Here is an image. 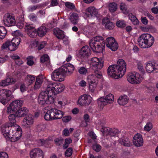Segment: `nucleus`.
<instances>
[{"instance_id": "9d476101", "label": "nucleus", "mask_w": 158, "mask_h": 158, "mask_svg": "<svg viewBox=\"0 0 158 158\" xmlns=\"http://www.w3.org/2000/svg\"><path fill=\"white\" fill-rule=\"evenodd\" d=\"M128 81L132 84H139L143 79V76L137 73H129L127 77Z\"/></svg>"}, {"instance_id": "0e129e2a", "label": "nucleus", "mask_w": 158, "mask_h": 158, "mask_svg": "<svg viewBox=\"0 0 158 158\" xmlns=\"http://www.w3.org/2000/svg\"><path fill=\"white\" fill-rule=\"evenodd\" d=\"M20 89L23 93L27 90V88L24 84H22L20 86Z\"/></svg>"}, {"instance_id": "7c9ffc66", "label": "nucleus", "mask_w": 158, "mask_h": 158, "mask_svg": "<svg viewBox=\"0 0 158 158\" xmlns=\"http://www.w3.org/2000/svg\"><path fill=\"white\" fill-rule=\"evenodd\" d=\"M128 98L126 95L120 96L118 99V102L119 104L124 106L127 104L128 102Z\"/></svg>"}, {"instance_id": "9b49d317", "label": "nucleus", "mask_w": 158, "mask_h": 158, "mask_svg": "<svg viewBox=\"0 0 158 158\" xmlns=\"http://www.w3.org/2000/svg\"><path fill=\"white\" fill-rule=\"evenodd\" d=\"M23 103V101L20 100H16L13 101L8 106L7 113L11 114L15 112L22 106Z\"/></svg>"}, {"instance_id": "603ef678", "label": "nucleus", "mask_w": 158, "mask_h": 158, "mask_svg": "<svg viewBox=\"0 0 158 158\" xmlns=\"http://www.w3.org/2000/svg\"><path fill=\"white\" fill-rule=\"evenodd\" d=\"M54 141L56 144L58 146L61 145L63 142V139L61 138H56Z\"/></svg>"}, {"instance_id": "f3484780", "label": "nucleus", "mask_w": 158, "mask_h": 158, "mask_svg": "<svg viewBox=\"0 0 158 158\" xmlns=\"http://www.w3.org/2000/svg\"><path fill=\"white\" fill-rule=\"evenodd\" d=\"M11 94V91L7 89H2L0 92V102L5 105L7 103V99Z\"/></svg>"}, {"instance_id": "bb28decb", "label": "nucleus", "mask_w": 158, "mask_h": 158, "mask_svg": "<svg viewBox=\"0 0 158 158\" xmlns=\"http://www.w3.org/2000/svg\"><path fill=\"white\" fill-rule=\"evenodd\" d=\"M145 68L146 71L148 73H151L152 72H158V65H156L150 62L146 64Z\"/></svg>"}, {"instance_id": "ddd939ff", "label": "nucleus", "mask_w": 158, "mask_h": 158, "mask_svg": "<svg viewBox=\"0 0 158 158\" xmlns=\"http://www.w3.org/2000/svg\"><path fill=\"white\" fill-rule=\"evenodd\" d=\"M114 96L111 94H109L105 98L101 97L99 98L98 101V104L101 108L106 105L108 103H111L114 101Z\"/></svg>"}, {"instance_id": "473e14b6", "label": "nucleus", "mask_w": 158, "mask_h": 158, "mask_svg": "<svg viewBox=\"0 0 158 158\" xmlns=\"http://www.w3.org/2000/svg\"><path fill=\"white\" fill-rule=\"evenodd\" d=\"M47 30L45 27L42 26L38 28L37 33L38 36L40 37L44 36L46 33Z\"/></svg>"}, {"instance_id": "423d86ee", "label": "nucleus", "mask_w": 158, "mask_h": 158, "mask_svg": "<svg viewBox=\"0 0 158 158\" xmlns=\"http://www.w3.org/2000/svg\"><path fill=\"white\" fill-rule=\"evenodd\" d=\"M45 84L47 87V90L52 94V95L54 97V99L55 98L56 95L62 92L65 88L64 85L58 83L47 81Z\"/></svg>"}, {"instance_id": "393cba45", "label": "nucleus", "mask_w": 158, "mask_h": 158, "mask_svg": "<svg viewBox=\"0 0 158 158\" xmlns=\"http://www.w3.org/2000/svg\"><path fill=\"white\" fill-rule=\"evenodd\" d=\"M25 30L27 31L28 36L31 37H35L37 34V30L32 25H26L25 27Z\"/></svg>"}, {"instance_id": "2eb2a0df", "label": "nucleus", "mask_w": 158, "mask_h": 158, "mask_svg": "<svg viewBox=\"0 0 158 158\" xmlns=\"http://www.w3.org/2000/svg\"><path fill=\"white\" fill-rule=\"evenodd\" d=\"M92 98L89 95L83 94L80 97L77 103L81 106H88L91 102Z\"/></svg>"}, {"instance_id": "f8f14e48", "label": "nucleus", "mask_w": 158, "mask_h": 158, "mask_svg": "<svg viewBox=\"0 0 158 158\" xmlns=\"http://www.w3.org/2000/svg\"><path fill=\"white\" fill-rule=\"evenodd\" d=\"M23 103V101L20 100H16L13 101L8 106L7 113L11 114L15 112L22 106Z\"/></svg>"}, {"instance_id": "bf43d9fd", "label": "nucleus", "mask_w": 158, "mask_h": 158, "mask_svg": "<svg viewBox=\"0 0 158 158\" xmlns=\"http://www.w3.org/2000/svg\"><path fill=\"white\" fill-rule=\"evenodd\" d=\"M46 44V42L43 41L40 42L38 45V49L39 50H41L43 48Z\"/></svg>"}, {"instance_id": "2f4dec72", "label": "nucleus", "mask_w": 158, "mask_h": 158, "mask_svg": "<svg viewBox=\"0 0 158 158\" xmlns=\"http://www.w3.org/2000/svg\"><path fill=\"white\" fill-rule=\"evenodd\" d=\"M43 81V79L41 76H38L36 78V81L34 87V89L40 88Z\"/></svg>"}, {"instance_id": "a18cd8bd", "label": "nucleus", "mask_w": 158, "mask_h": 158, "mask_svg": "<svg viewBox=\"0 0 158 158\" xmlns=\"http://www.w3.org/2000/svg\"><path fill=\"white\" fill-rule=\"evenodd\" d=\"M49 58L47 55L45 54L42 56L40 58V61L41 62L44 63L47 61L48 63V64H50L49 61Z\"/></svg>"}, {"instance_id": "e2e57ef3", "label": "nucleus", "mask_w": 158, "mask_h": 158, "mask_svg": "<svg viewBox=\"0 0 158 158\" xmlns=\"http://www.w3.org/2000/svg\"><path fill=\"white\" fill-rule=\"evenodd\" d=\"M8 85L6 79L2 80L1 82H0V87H5Z\"/></svg>"}, {"instance_id": "7ed1b4c3", "label": "nucleus", "mask_w": 158, "mask_h": 158, "mask_svg": "<svg viewBox=\"0 0 158 158\" xmlns=\"http://www.w3.org/2000/svg\"><path fill=\"white\" fill-rule=\"evenodd\" d=\"M74 69V66L70 64L62 66L53 71L51 75L52 79L54 81H62L64 77L71 75Z\"/></svg>"}, {"instance_id": "1a4fd4ad", "label": "nucleus", "mask_w": 158, "mask_h": 158, "mask_svg": "<svg viewBox=\"0 0 158 158\" xmlns=\"http://www.w3.org/2000/svg\"><path fill=\"white\" fill-rule=\"evenodd\" d=\"M64 113L55 108H51L47 110L44 116V118L47 121H52L61 118L63 116Z\"/></svg>"}, {"instance_id": "f03ea898", "label": "nucleus", "mask_w": 158, "mask_h": 158, "mask_svg": "<svg viewBox=\"0 0 158 158\" xmlns=\"http://www.w3.org/2000/svg\"><path fill=\"white\" fill-rule=\"evenodd\" d=\"M126 64L122 59H119L117 65L110 66L107 69L108 74L115 78L122 77L126 71Z\"/></svg>"}, {"instance_id": "4468645a", "label": "nucleus", "mask_w": 158, "mask_h": 158, "mask_svg": "<svg viewBox=\"0 0 158 158\" xmlns=\"http://www.w3.org/2000/svg\"><path fill=\"white\" fill-rule=\"evenodd\" d=\"M34 122V116L31 114H29L23 119L22 126L25 128H29L33 125Z\"/></svg>"}, {"instance_id": "b1692460", "label": "nucleus", "mask_w": 158, "mask_h": 158, "mask_svg": "<svg viewBox=\"0 0 158 158\" xmlns=\"http://www.w3.org/2000/svg\"><path fill=\"white\" fill-rule=\"evenodd\" d=\"M119 133V131L118 130L115 128H110V133L109 136L110 137V138L108 137L107 139H109V140L112 143H113V144L114 145L116 143V140H114L113 139V138H114V137L118 139L117 135Z\"/></svg>"}, {"instance_id": "dca6fc26", "label": "nucleus", "mask_w": 158, "mask_h": 158, "mask_svg": "<svg viewBox=\"0 0 158 158\" xmlns=\"http://www.w3.org/2000/svg\"><path fill=\"white\" fill-rule=\"evenodd\" d=\"M106 44L107 48L113 51H116L118 48V44L114 38L111 37L106 39Z\"/></svg>"}, {"instance_id": "4c0bfd02", "label": "nucleus", "mask_w": 158, "mask_h": 158, "mask_svg": "<svg viewBox=\"0 0 158 158\" xmlns=\"http://www.w3.org/2000/svg\"><path fill=\"white\" fill-rule=\"evenodd\" d=\"M119 6L120 9L122 11L123 14L126 15L128 14L129 12L127 9V6L125 3H121Z\"/></svg>"}, {"instance_id": "49530a36", "label": "nucleus", "mask_w": 158, "mask_h": 158, "mask_svg": "<svg viewBox=\"0 0 158 158\" xmlns=\"http://www.w3.org/2000/svg\"><path fill=\"white\" fill-rule=\"evenodd\" d=\"M72 140L69 138L65 139L64 143L63 145V147L64 149H66L69 146L70 143H72Z\"/></svg>"}, {"instance_id": "37998d69", "label": "nucleus", "mask_w": 158, "mask_h": 158, "mask_svg": "<svg viewBox=\"0 0 158 158\" xmlns=\"http://www.w3.org/2000/svg\"><path fill=\"white\" fill-rule=\"evenodd\" d=\"M6 33V31L3 26H0V39H3Z\"/></svg>"}, {"instance_id": "c03bdc74", "label": "nucleus", "mask_w": 158, "mask_h": 158, "mask_svg": "<svg viewBox=\"0 0 158 158\" xmlns=\"http://www.w3.org/2000/svg\"><path fill=\"white\" fill-rule=\"evenodd\" d=\"M21 41L20 38L19 37H15L10 42L12 43L18 48V47Z\"/></svg>"}, {"instance_id": "20e7f679", "label": "nucleus", "mask_w": 158, "mask_h": 158, "mask_svg": "<svg viewBox=\"0 0 158 158\" xmlns=\"http://www.w3.org/2000/svg\"><path fill=\"white\" fill-rule=\"evenodd\" d=\"M154 41V37L148 33L141 34L138 39L139 46L143 48H148L151 47L153 44Z\"/></svg>"}, {"instance_id": "680f3d73", "label": "nucleus", "mask_w": 158, "mask_h": 158, "mask_svg": "<svg viewBox=\"0 0 158 158\" xmlns=\"http://www.w3.org/2000/svg\"><path fill=\"white\" fill-rule=\"evenodd\" d=\"M28 17L31 20L33 21H36L37 18L35 15L33 14H30Z\"/></svg>"}, {"instance_id": "6ab92c4d", "label": "nucleus", "mask_w": 158, "mask_h": 158, "mask_svg": "<svg viewBox=\"0 0 158 158\" xmlns=\"http://www.w3.org/2000/svg\"><path fill=\"white\" fill-rule=\"evenodd\" d=\"M4 24L8 27L14 26L15 23V18L9 13L5 14L4 17Z\"/></svg>"}, {"instance_id": "aec40b11", "label": "nucleus", "mask_w": 158, "mask_h": 158, "mask_svg": "<svg viewBox=\"0 0 158 158\" xmlns=\"http://www.w3.org/2000/svg\"><path fill=\"white\" fill-rule=\"evenodd\" d=\"M91 60V65L95 69H97V70L101 69L102 68L103 61L102 59H99L96 57H95L92 58Z\"/></svg>"}, {"instance_id": "a19ab883", "label": "nucleus", "mask_w": 158, "mask_h": 158, "mask_svg": "<svg viewBox=\"0 0 158 158\" xmlns=\"http://www.w3.org/2000/svg\"><path fill=\"white\" fill-rule=\"evenodd\" d=\"M108 7L110 12H114L116 11L117 10V4L115 3H110L109 4Z\"/></svg>"}, {"instance_id": "72a5a7b5", "label": "nucleus", "mask_w": 158, "mask_h": 158, "mask_svg": "<svg viewBox=\"0 0 158 158\" xmlns=\"http://www.w3.org/2000/svg\"><path fill=\"white\" fill-rule=\"evenodd\" d=\"M78 15L76 13H73L71 14L70 16V19L71 22L74 25L76 24L79 20Z\"/></svg>"}, {"instance_id": "052dcab7", "label": "nucleus", "mask_w": 158, "mask_h": 158, "mask_svg": "<svg viewBox=\"0 0 158 158\" xmlns=\"http://www.w3.org/2000/svg\"><path fill=\"white\" fill-rule=\"evenodd\" d=\"M24 26V23L22 21H19L16 23V26L20 29H22Z\"/></svg>"}, {"instance_id": "412c9836", "label": "nucleus", "mask_w": 158, "mask_h": 158, "mask_svg": "<svg viewBox=\"0 0 158 158\" xmlns=\"http://www.w3.org/2000/svg\"><path fill=\"white\" fill-rule=\"evenodd\" d=\"M30 156L31 158H43V151L39 148H35L30 152Z\"/></svg>"}, {"instance_id": "774afa93", "label": "nucleus", "mask_w": 158, "mask_h": 158, "mask_svg": "<svg viewBox=\"0 0 158 158\" xmlns=\"http://www.w3.org/2000/svg\"><path fill=\"white\" fill-rule=\"evenodd\" d=\"M84 119L85 121L86 124V126H87L88 123L89 121V116L87 114H85L84 115Z\"/></svg>"}, {"instance_id": "f704fd0d", "label": "nucleus", "mask_w": 158, "mask_h": 158, "mask_svg": "<svg viewBox=\"0 0 158 158\" xmlns=\"http://www.w3.org/2000/svg\"><path fill=\"white\" fill-rule=\"evenodd\" d=\"M119 142L122 145L126 147H129L131 145L130 139L127 138H122L120 139Z\"/></svg>"}, {"instance_id": "5fc2aeb1", "label": "nucleus", "mask_w": 158, "mask_h": 158, "mask_svg": "<svg viewBox=\"0 0 158 158\" xmlns=\"http://www.w3.org/2000/svg\"><path fill=\"white\" fill-rule=\"evenodd\" d=\"M33 57L32 56H29L27 58V64L28 65L31 66L34 64V61L32 60Z\"/></svg>"}, {"instance_id": "09e8293b", "label": "nucleus", "mask_w": 158, "mask_h": 158, "mask_svg": "<svg viewBox=\"0 0 158 158\" xmlns=\"http://www.w3.org/2000/svg\"><path fill=\"white\" fill-rule=\"evenodd\" d=\"M6 80L8 85L14 84L15 82V80L11 77H7Z\"/></svg>"}, {"instance_id": "c85d7f7f", "label": "nucleus", "mask_w": 158, "mask_h": 158, "mask_svg": "<svg viewBox=\"0 0 158 158\" xmlns=\"http://www.w3.org/2000/svg\"><path fill=\"white\" fill-rule=\"evenodd\" d=\"M102 23L106 28L110 30L113 29L114 27V24L107 18H105L103 19Z\"/></svg>"}, {"instance_id": "13d9d810", "label": "nucleus", "mask_w": 158, "mask_h": 158, "mask_svg": "<svg viewBox=\"0 0 158 158\" xmlns=\"http://www.w3.org/2000/svg\"><path fill=\"white\" fill-rule=\"evenodd\" d=\"M93 148V149L97 152H99L101 148V147L98 144L94 145Z\"/></svg>"}, {"instance_id": "58836bf2", "label": "nucleus", "mask_w": 158, "mask_h": 158, "mask_svg": "<svg viewBox=\"0 0 158 158\" xmlns=\"http://www.w3.org/2000/svg\"><path fill=\"white\" fill-rule=\"evenodd\" d=\"M128 15L129 19L131 20L133 23L135 25H137L139 23V21L136 17L133 15L131 13H129Z\"/></svg>"}, {"instance_id": "69168bd1", "label": "nucleus", "mask_w": 158, "mask_h": 158, "mask_svg": "<svg viewBox=\"0 0 158 158\" xmlns=\"http://www.w3.org/2000/svg\"><path fill=\"white\" fill-rule=\"evenodd\" d=\"M0 158H8V155L5 152H0Z\"/></svg>"}, {"instance_id": "79ce46f5", "label": "nucleus", "mask_w": 158, "mask_h": 158, "mask_svg": "<svg viewBox=\"0 0 158 158\" xmlns=\"http://www.w3.org/2000/svg\"><path fill=\"white\" fill-rule=\"evenodd\" d=\"M153 127V124L151 122L147 123L143 128L144 130L146 131H150Z\"/></svg>"}, {"instance_id": "a878e982", "label": "nucleus", "mask_w": 158, "mask_h": 158, "mask_svg": "<svg viewBox=\"0 0 158 158\" xmlns=\"http://www.w3.org/2000/svg\"><path fill=\"white\" fill-rule=\"evenodd\" d=\"M97 10L94 6H90L86 9L85 10V16L87 17L91 18L95 16L97 14Z\"/></svg>"}, {"instance_id": "338daca9", "label": "nucleus", "mask_w": 158, "mask_h": 158, "mask_svg": "<svg viewBox=\"0 0 158 158\" xmlns=\"http://www.w3.org/2000/svg\"><path fill=\"white\" fill-rule=\"evenodd\" d=\"M7 56H5L4 57H0V64H3L5 63L8 59Z\"/></svg>"}, {"instance_id": "ea45409f", "label": "nucleus", "mask_w": 158, "mask_h": 158, "mask_svg": "<svg viewBox=\"0 0 158 158\" xmlns=\"http://www.w3.org/2000/svg\"><path fill=\"white\" fill-rule=\"evenodd\" d=\"M78 72L80 74L83 75H86L89 73L88 69L84 67H81L79 68Z\"/></svg>"}, {"instance_id": "e433bc0d", "label": "nucleus", "mask_w": 158, "mask_h": 158, "mask_svg": "<svg viewBox=\"0 0 158 158\" xmlns=\"http://www.w3.org/2000/svg\"><path fill=\"white\" fill-rule=\"evenodd\" d=\"M35 76L33 75H29L25 78V81L28 85H30L35 81Z\"/></svg>"}, {"instance_id": "39448f33", "label": "nucleus", "mask_w": 158, "mask_h": 158, "mask_svg": "<svg viewBox=\"0 0 158 158\" xmlns=\"http://www.w3.org/2000/svg\"><path fill=\"white\" fill-rule=\"evenodd\" d=\"M94 74L88 75L87 80L89 84V91L91 93H94L97 86V78H101L102 77L101 73L99 71L95 70Z\"/></svg>"}, {"instance_id": "4d7b16f0", "label": "nucleus", "mask_w": 158, "mask_h": 158, "mask_svg": "<svg viewBox=\"0 0 158 158\" xmlns=\"http://www.w3.org/2000/svg\"><path fill=\"white\" fill-rule=\"evenodd\" d=\"M9 44H10V41H7L3 44L1 47L2 49L3 50L5 49H8Z\"/></svg>"}, {"instance_id": "5701e85b", "label": "nucleus", "mask_w": 158, "mask_h": 158, "mask_svg": "<svg viewBox=\"0 0 158 158\" xmlns=\"http://www.w3.org/2000/svg\"><path fill=\"white\" fill-rule=\"evenodd\" d=\"M133 144L136 147H140L143 145V139L142 136L139 134H135L133 138Z\"/></svg>"}, {"instance_id": "a211bd4d", "label": "nucleus", "mask_w": 158, "mask_h": 158, "mask_svg": "<svg viewBox=\"0 0 158 158\" xmlns=\"http://www.w3.org/2000/svg\"><path fill=\"white\" fill-rule=\"evenodd\" d=\"M96 123L97 129H100L103 136H109L110 131V128L103 126L102 123L99 120L96 121Z\"/></svg>"}, {"instance_id": "de8ad7c7", "label": "nucleus", "mask_w": 158, "mask_h": 158, "mask_svg": "<svg viewBox=\"0 0 158 158\" xmlns=\"http://www.w3.org/2000/svg\"><path fill=\"white\" fill-rule=\"evenodd\" d=\"M116 26L118 27H123L126 26V23L124 20H118L116 22Z\"/></svg>"}, {"instance_id": "f257e3e1", "label": "nucleus", "mask_w": 158, "mask_h": 158, "mask_svg": "<svg viewBox=\"0 0 158 158\" xmlns=\"http://www.w3.org/2000/svg\"><path fill=\"white\" fill-rule=\"evenodd\" d=\"M9 126L8 124L2 125L1 127L2 133L6 139H10L12 142L16 141L22 136V131L21 128L19 126H11L12 132L10 133Z\"/></svg>"}, {"instance_id": "8fccbe9b", "label": "nucleus", "mask_w": 158, "mask_h": 158, "mask_svg": "<svg viewBox=\"0 0 158 158\" xmlns=\"http://www.w3.org/2000/svg\"><path fill=\"white\" fill-rule=\"evenodd\" d=\"M65 5L67 8L70 9H73L75 8L74 5L72 3L69 2H67L65 3Z\"/></svg>"}, {"instance_id": "cd10ccee", "label": "nucleus", "mask_w": 158, "mask_h": 158, "mask_svg": "<svg viewBox=\"0 0 158 158\" xmlns=\"http://www.w3.org/2000/svg\"><path fill=\"white\" fill-rule=\"evenodd\" d=\"M28 112V109L26 107H22L19 109L15 113L16 117L21 118L27 114Z\"/></svg>"}, {"instance_id": "c9c22d12", "label": "nucleus", "mask_w": 158, "mask_h": 158, "mask_svg": "<svg viewBox=\"0 0 158 158\" xmlns=\"http://www.w3.org/2000/svg\"><path fill=\"white\" fill-rule=\"evenodd\" d=\"M16 117H17L15 113V114H11L9 115L8 117L10 123H11L10 126H19L16 123V120L15 119Z\"/></svg>"}, {"instance_id": "6e6552de", "label": "nucleus", "mask_w": 158, "mask_h": 158, "mask_svg": "<svg viewBox=\"0 0 158 158\" xmlns=\"http://www.w3.org/2000/svg\"><path fill=\"white\" fill-rule=\"evenodd\" d=\"M54 101L53 96L50 92L48 91L46 87V90L41 92L39 96L38 103L40 105H45L53 103Z\"/></svg>"}, {"instance_id": "c756f323", "label": "nucleus", "mask_w": 158, "mask_h": 158, "mask_svg": "<svg viewBox=\"0 0 158 158\" xmlns=\"http://www.w3.org/2000/svg\"><path fill=\"white\" fill-rule=\"evenodd\" d=\"M53 33L59 39H63L64 37V32L58 28H55L53 30Z\"/></svg>"}, {"instance_id": "864d4df0", "label": "nucleus", "mask_w": 158, "mask_h": 158, "mask_svg": "<svg viewBox=\"0 0 158 158\" xmlns=\"http://www.w3.org/2000/svg\"><path fill=\"white\" fill-rule=\"evenodd\" d=\"M12 34L13 36H17V37L19 36L23 37V35L19 30H16L14 31V32L12 33Z\"/></svg>"}, {"instance_id": "4be33fe9", "label": "nucleus", "mask_w": 158, "mask_h": 158, "mask_svg": "<svg viewBox=\"0 0 158 158\" xmlns=\"http://www.w3.org/2000/svg\"><path fill=\"white\" fill-rule=\"evenodd\" d=\"M90 49L88 46H85L82 48L79 52L78 56L81 58H87L91 54Z\"/></svg>"}, {"instance_id": "0eeeda50", "label": "nucleus", "mask_w": 158, "mask_h": 158, "mask_svg": "<svg viewBox=\"0 0 158 158\" xmlns=\"http://www.w3.org/2000/svg\"><path fill=\"white\" fill-rule=\"evenodd\" d=\"M89 44L93 52L99 53L102 52V46L105 43L102 37L97 36L90 40Z\"/></svg>"}, {"instance_id": "6e6d98bb", "label": "nucleus", "mask_w": 158, "mask_h": 158, "mask_svg": "<svg viewBox=\"0 0 158 158\" xmlns=\"http://www.w3.org/2000/svg\"><path fill=\"white\" fill-rule=\"evenodd\" d=\"M72 149L71 148H69L67 149L65 153V155L67 156H69L72 154Z\"/></svg>"}, {"instance_id": "3c124183", "label": "nucleus", "mask_w": 158, "mask_h": 158, "mask_svg": "<svg viewBox=\"0 0 158 158\" xmlns=\"http://www.w3.org/2000/svg\"><path fill=\"white\" fill-rule=\"evenodd\" d=\"M17 48V47L10 41L9 44L8 49L11 51H14Z\"/></svg>"}]
</instances>
